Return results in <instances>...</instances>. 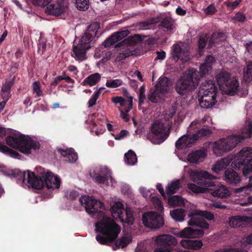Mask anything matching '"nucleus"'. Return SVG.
<instances>
[{
    "mask_svg": "<svg viewBox=\"0 0 252 252\" xmlns=\"http://www.w3.org/2000/svg\"><path fill=\"white\" fill-rule=\"evenodd\" d=\"M79 201L86 211L93 217L102 216V219L95 223V231L103 234L105 236L97 235L96 239L101 244H108L115 240L120 232V227L110 218L104 215L102 211L104 205L99 200L92 196L83 195Z\"/></svg>",
    "mask_w": 252,
    "mask_h": 252,
    "instance_id": "nucleus-1",
    "label": "nucleus"
},
{
    "mask_svg": "<svg viewBox=\"0 0 252 252\" xmlns=\"http://www.w3.org/2000/svg\"><path fill=\"white\" fill-rule=\"evenodd\" d=\"M38 177L29 170L23 173V183L29 188L39 189H42L45 184L48 189L54 190L59 189L61 185V179L57 175L51 172L45 171L44 168L40 167L37 168Z\"/></svg>",
    "mask_w": 252,
    "mask_h": 252,
    "instance_id": "nucleus-2",
    "label": "nucleus"
},
{
    "mask_svg": "<svg viewBox=\"0 0 252 252\" xmlns=\"http://www.w3.org/2000/svg\"><path fill=\"white\" fill-rule=\"evenodd\" d=\"M252 133V122L246 121L241 129V134L233 135L226 138L220 139L213 143V150L216 156H220L224 152L233 149L242 140L249 138Z\"/></svg>",
    "mask_w": 252,
    "mask_h": 252,
    "instance_id": "nucleus-3",
    "label": "nucleus"
},
{
    "mask_svg": "<svg viewBox=\"0 0 252 252\" xmlns=\"http://www.w3.org/2000/svg\"><path fill=\"white\" fill-rule=\"evenodd\" d=\"M189 176L191 180L198 185L205 187L213 186V188H208L207 192L214 196L220 198H225L230 194L228 188L220 183L213 186L211 181H207L206 179H212L214 176L206 171L190 170Z\"/></svg>",
    "mask_w": 252,
    "mask_h": 252,
    "instance_id": "nucleus-4",
    "label": "nucleus"
},
{
    "mask_svg": "<svg viewBox=\"0 0 252 252\" xmlns=\"http://www.w3.org/2000/svg\"><path fill=\"white\" fill-rule=\"evenodd\" d=\"M6 143L11 147L18 149L21 152L29 155L32 150L39 149L40 144L28 136L19 133L10 135L6 138Z\"/></svg>",
    "mask_w": 252,
    "mask_h": 252,
    "instance_id": "nucleus-5",
    "label": "nucleus"
},
{
    "mask_svg": "<svg viewBox=\"0 0 252 252\" xmlns=\"http://www.w3.org/2000/svg\"><path fill=\"white\" fill-rule=\"evenodd\" d=\"M199 81L200 77L197 71L194 68L189 69L177 81L175 90L180 95L186 94L196 89Z\"/></svg>",
    "mask_w": 252,
    "mask_h": 252,
    "instance_id": "nucleus-6",
    "label": "nucleus"
},
{
    "mask_svg": "<svg viewBox=\"0 0 252 252\" xmlns=\"http://www.w3.org/2000/svg\"><path fill=\"white\" fill-rule=\"evenodd\" d=\"M218 88L214 81L209 80L202 83L199 92V104L202 108H209L216 103Z\"/></svg>",
    "mask_w": 252,
    "mask_h": 252,
    "instance_id": "nucleus-7",
    "label": "nucleus"
},
{
    "mask_svg": "<svg viewBox=\"0 0 252 252\" xmlns=\"http://www.w3.org/2000/svg\"><path fill=\"white\" fill-rule=\"evenodd\" d=\"M99 28L98 23H94L89 27V30L94 32L93 34L86 33L79 41L77 45H74L73 48L72 56L76 60L82 61L86 59V51L91 47V42L93 36L96 34Z\"/></svg>",
    "mask_w": 252,
    "mask_h": 252,
    "instance_id": "nucleus-8",
    "label": "nucleus"
},
{
    "mask_svg": "<svg viewBox=\"0 0 252 252\" xmlns=\"http://www.w3.org/2000/svg\"><path fill=\"white\" fill-rule=\"evenodd\" d=\"M252 148L250 147L243 148L232 159L231 166L235 168H243L244 176H247L252 173Z\"/></svg>",
    "mask_w": 252,
    "mask_h": 252,
    "instance_id": "nucleus-9",
    "label": "nucleus"
},
{
    "mask_svg": "<svg viewBox=\"0 0 252 252\" xmlns=\"http://www.w3.org/2000/svg\"><path fill=\"white\" fill-rule=\"evenodd\" d=\"M219 87L225 94L233 95L238 91L239 83L235 78L230 76V74L225 71H220L216 76Z\"/></svg>",
    "mask_w": 252,
    "mask_h": 252,
    "instance_id": "nucleus-10",
    "label": "nucleus"
},
{
    "mask_svg": "<svg viewBox=\"0 0 252 252\" xmlns=\"http://www.w3.org/2000/svg\"><path fill=\"white\" fill-rule=\"evenodd\" d=\"M169 124H165L161 120L155 121L151 125V132L155 140L151 137V134L148 135V138L154 144H160L163 142L169 134Z\"/></svg>",
    "mask_w": 252,
    "mask_h": 252,
    "instance_id": "nucleus-11",
    "label": "nucleus"
},
{
    "mask_svg": "<svg viewBox=\"0 0 252 252\" xmlns=\"http://www.w3.org/2000/svg\"><path fill=\"white\" fill-rule=\"evenodd\" d=\"M189 217L190 218L188 222L189 225L196 226L205 229H207L209 225L204 219L209 220H212L214 219L213 213L200 210L192 211L189 214Z\"/></svg>",
    "mask_w": 252,
    "mask_h": 252,
    "instance_id": "nucleus-12",
    "label": "nucleus"
},
{
    "mask_svg": "<svg viewBox=\"0 0 252 252\" xmlns=\"http://www.w3.org/2000/svg\"><path fill=\"white\" fill-rule=\"evenodd\" d=\"M111 212L113 217L116 220L129 225L132 224L134 219L130 209L126 207L125 210L121 202H115L111 207Z\"/></svg>",
    "mask_w": 252,
    "mask_h": 252,
    "instance_id": "nucleus-13",
    "label": "nucleus"
},
{
    "mask_svg": "<svg viewBox=\"0 0 252 252\" xmlns=\"http://www.w3.org/2000/svg\"><path fill=\"white\" fill-rule=\"evenodd\" d=\"M190 47L188 44L179 42L172 46L171 55L173 59L187 62L190 59Z\"/></svg>",
    "mask_w": 252,
    "mask_h": 252,
    "instance_id": "nucleus-14",
    "label": "nucleus"
},
{
    "mask_svg": "<svg viewBox=\"0 0 252 252\" xmlns=\"http://www.w3.org/2000/svg\"><path fill=\"white\" fill-rule=\"evenodd\" d=\"M144 225L151 228H158L164 224L163 218L155 212H148L142 216Z\"/></svg>",
    "mask_w": 252,
    "mask_h": 252,
    "instance_id": "nucleus-15",
    "label": "nucleus"
},
{
    "mask_svg": "<svg viewBox=\"0 0 252 252\" xmlns=\"http://www.w3.org/2000/svg\"><path fill=\"white\" fill-rule=\"evenodd\" d=\"M110 174L111 172L107 167L101 166L96 167L91 173V176L96 183L106 185Z\"/></svg>",
    "mask_w": 252,
    "mask_h": 252,
    "instance_id": "nucleus-16",
    "label": "nucleus"
},
{
    "mask_svg": "<svg viewBox=\"0 0 252 252\" xmlns=\"http://www.w3.org/2000/svg\"><path fill=\"white\" fill-rule=\"evenodd\" d=\"M66 7L64 0H57L48 5L45 11L50 15L58 16L64 11Z\"/></svg>",
    "mask_w": 252,
    "mask_h": 252,
    "instance_id": "nucleus-17",
    "label": "nucleus"
},
{
    "mask_svg": "<svg viewBox=\"0 0 252 252\" xmlns=\"http://www.w3.org/2000/svg\"><path fill=\"white\" fill-rule=\"evenodd\" d=\"M229 224L231 227H246L252 225V217L245 216L231 217L229 220Z\"/></svg>",
    "mask_w": 252,
    "mask_h": 252,
    "instance_id": "nucleus-18",
    "label": "nucleus"
},
{
    "mask_svg": "<svg viewBox=\"0 0 252 252\" xmlns=\"http://www.w3.org/2000/svg\"><path fill=\"white\" fill-rule=\"evenodd\" d=\"M155 244L158 246L169 247L170 246H176L178 244L177 239L169 234H163L157 236L155 239Z\"/></svg>",
    "mask_w": 252,
    "mask_h": 252,
    "instance_id": "nucleus-19",
    "label": "nucleus"
},
{
    "mask_svg": "<svg viewBox=\"0 0 252 252\" xmlns=\"http://www.w3.org/2000/svg\"><path fill=\"white\" fill-rule=\"evenodd\" d=\"M207 152V150L204 148L192 151L188 155L187 160L190 163L198 164L205 159Z\"/></svg>",
    "mask_w": 252,
    "mask_h": 252,
    "instance_id": "nucleus-20",
    "label": "nucleus"
},
{
    "mask_svg": "<svg viewBox=\"0 0 252 252\" xmlns=\"http://www.w3.org/2000/svg\"><path fill=\"white\" fill-rule=\"evenodd\" d=\"M129 32L128 30L122 31L113 33L110 37L106 39L103 42V45L105 47H109L116 42L122 40L128 35Z\"/></svg>",
    "mask_w": 252,
    "mask_h": 252,
    "instance_id": "nucleus-21",
    "label": "nucleus"
},
{
    "mask_svg": "<svg viewBox=\"0 0 252 252\" xmlns=\"http://www.w3.org/2000/svg\"><path fill=\"white\" fill-rule=\"evenodd\" d=\"M193 135L185 134L180 137L176 142V147L179 150L190 147L195 142Z\"/></svg>",
    "mask_w": 252,
    "mask_h": 252,
    "instance_id": "nucleus-22",
    "label": "nucleus"
},
{
    "mask_svg": "<svg viewBox=\"0 0 252 252\" xmlns=\"http://www.w3.org/2000/svg\"><path fill=\"white\" fill-rule=\"evenodd\" d=\"M204 234L203 230L194 229L190 227H187L181 231L177 236L181 238H193L202 237Z\"/></svg>",
    "mask_w": 252,
    "mask_h": 252,
    "instance_id": "nucleus-23",
    "label": "nucleus"
},
{
    "mask_svg": "<svg viewBox=\"0 0 252 252\" xmlns=\"http://www.w3.org/2000/svg\"><path fill=\"white\" fill-rule=\"evenodd\" d=\"M225 38L226 36L223 33L219 32L213 33L208 42V48H212L213 46L221 45Z\"/></svg>",
    "mask_w": 252,
    "mask_h": 252,
    "instance_id": "nucleus-24",
    "label": "nucleus"
},
{
    "mask_svg": "<svg viewBox=\"0 0 252 252\" xmlns=\"http://www.w3.org/2000/svg\"><path fill=\"white\" fill-rule=\"evenodd\" d=\"M133 98L131 96L127 98V100L125 99L121 96H116L112 98V101L114 103H119L121 106L125 107V111L128 112L132 108Z\"/></svg>",
    "mask_w": 252,
    "mask_h": 252,
    "instance_id": "nucleus-25",
    "label": "nucleus"
},
{
    "mask_svg": "<svg viewBox=\"0 0 252 252\" xmlns=\"http://www.w3.org/2000/svg\"><path fill=\"white\" fill-rule=\"evenodd\" d=\"M225 181L231 184L237 185L241 181L239 174L232 169H227L225 171Z\"/></svg>",
    "mask_w": 252,
    "mask_h": 252,
    "instance_id": "nucleus-26",
    "label": "nucleus"
},
{
    "mask_svg": "<svg viewBox=\"0 0 252 252\" xmlns=\"http://www.w3.org/2000/svg\"><path fill=\"white\" fill-rule=\"evenodd\" d=\"M232 161L231 157H228L218 160L212 167V170L216 173H219L223 169L227 167L231 161Z\"/></svg>",
    "mask_w": 252,
    "mask_h": 252,
    "instance_id": "nucleus-27",
    "label": "nucleus"
},
{
    "mask_svg": "<svg viewBox=\"0 0 252 252\" xmlns=\"http://www.w3.org/2000/svg\"><path fill=\"white\" fill-rule=\"evenodd\" d=\"M180 245L185 249L197 250L202 247L203 244L200 240H182Z\"/></svg>",
    "mask_w": 252,
    "mask_h": 252,
    "instance_id": "nucleus-28",
    "label": "nucleus"
},
{
    "mask_svg": "<svg viewBox=\"0 0 252 252\" xmlns=\"http://www.w3.org/2000/svg\"><path fill=\"white\" fill-rule=\"evenodd\" d=\"M158 80V84L156 85V88H158V90L161 91V93L164 94L167 93L170 87L172 85L171 81L166 77H161Z\"/></svg>",
    "mask_w": 252,
    "mask_h": 252,
    "instance_id": "nucleus-29",
    "label": "nucleus"
},
{
    "mask_svg": "<svg viewBox=\"0 0 252 252\" xmlns=\"http://www.w3.org/2000/svg\"><path fill=\"white\" fill-rule=\"evenodd\" d=\"M58 152L65 158V160L70 162H74L78 159V156L72 148L63 150L59 149Z\"/></svg>",
    "mask_w": 252,
    "mask_h": 252,
    "instance_id": "nucleus-30",
    "label": "nucleus"
},
{
    "mask_svg": "<svg viewBox=\"0 0 252 252\" xmlns=\"http://www.w3.org/2000/svg\"><path fill=\"white\" fill-rule=\"evenodd\" d=\"M252 177L250 178V183L247 185L235 189L233 190V192L235 193L240 194L242 196L248 195L252 192Z\"/></svg>",
    "mask_w": 252,
    "mask_h": 252,
    "instance_id": "nucleus-31",
    "label": "nucleus"
},
{
    "mask_svg": "<svg viewBox=\"0 0 252 252\" xmlns=\"http://www.w3.org/2000/svg\"><path fill=\"white\" fill-rule=\"evenodd\" d=\"M168 205L172 207L176 206H181L185 205V200L178 195L170 196L168 199Z\"/></svg>",
    "mask_w": 252,
    "mask_h": 252,
    "instance_id": "nucleus-32",
    "label": "nucleus"
},
{
    "mask_svg": "<svg viewBox=\"0 0 252 252\" xmlns=\"http://www.w3.org/2000/svg\"><path fill=\"white\" fill-rule=\"evenodd\" d=\"M100 75L98 73H95L89 75L83 81L85 85H88L90 86H93L96 84L100 80Z\"/></svg>",
    "mask_w": 252,
    "mask_h": 252,
    "instance_id": "nucleus-33",
    "label": "nucleus"
},
{
    "mask_svg": "<svg viewBox=\"0 0 252 252\" xmlns=\"http://www.w3.org/2000/svg\"><path fill=\"white\" fill-rule=\"evenodd\" d=\"M170 215L176 221H182L186 216L185 211L183 209H177L170 211Z\"/></svg>",
    "mask_w": 252,
    "mask_h": 252,
    "instance_id": "nucleus-34",
    "label": "nucleus"
},
{
    "mask_svg": "<svg viewBox=\"0 0 252 252\" xmlns=\"http://www.w3.org/2000/svg\"><path fill=\"white\" fill-rule=\"evenodd\" d=\"M181 187L180 180H176L168 184L166 188V192L168 194H172L176 192Z\"/></svg>",
    "mask_w": 252,
    "mask_h": 252,
    "instance_id": "nucleus-35",
    "label": "nucleus"
},
{
    "mask_svg": "<svg viewBox=\"0 0 252 252\" xmlns=\"http://www.w3.org/2000/svg\"><path fill=\"white\" fill-rule=\"evenodd\" d=\"M125 162L128 165H133L137 162V157L132 150H129L125 154Z\"/></svg>",
    "mask_w": 252,
    "mask_h": 252,
    "instance_id": "nucleus-36",
    "label": "nucleus"
},
{
    "mask_svg": "<svg viewBox=\"0 0 252 252\" xmlns=\"http://www.w3.org/2000/svg\"><path fill=\"white\" fill-rule=\"evenodd\" d=\"M163 94L164 93H161V91L158 90V89L156 88L155 90L153 92H151L149 95V99L151 102L157 103L161 99Z\"/></svg>",
    "mask_w": 252,
    "mask_h": 252,
    "instance_id": "nucleus-37",
    "label": "nucleus"
},
{
    "mask_svg": "<svg viewBox=\"0 0 252 252\" xmlns=\"http://www.w3.org/2000/svg\"><path fill=\"white\" fill-rule=\"evenodd\" d=\"M131 240V237L130 235L125 234L116 242V246L118 248H123L129 244Z\"/></svg>",
    "mask_w": 252,
    "mask_h": 252,
    "instance_id": "nucleus-38",
    "label": "nucleus"
},
{
    "mask_svg": "<svg viewBox=\"0 0 252 252\" xmlns=\"http://www.w3.org/2000/svg\"><path fill=\"white\" fill-rule=\"evenodd\" d=\"M0 152L10 156L11 157L18 158L19 154L18 152L9 148L0 143Z\"/></svg>",
    "mask_w": 252,
    "mask_h": 252,
    "instance_id": "nucleus-39",
    "label": "nucleus"
},
{
    "mask_svg": "<svg viewBox=\"0 0 252 252\" xmlns=\"http://www.w3.org/2000/svg\"><path fill=\"white\" fill-rule=\"evenodd\" d=\"M211 133V130L208 128H202L200 130H198L196 133L192 135L194 138H195V141H196L199 138L206 136H209Z\"/></svg>",
    "mask_w": 252,
    "mask_h": 252,
    "instance_id": "nucleus-40",
    "label": "nucleus"
},
{
    "mask_svg": "<svg viewBox=\"0 0 252 252\" xmlns=\"http://www.w3.org/2000/svg\"><path fill=\"white\" fill-rule=\"evenodd\" d=\"M76 8L80 11H85L89 8V0H73Z\"/></svg>",
    "mask_w": 252,
    "mask_h": 252,
    "instance_id": "nucleus-41",
    "label": "nucleus"
},
{
    "mask_svg": "<svg viewBox=\"0 0 252 252\" xmlns=\"http://www.w3.org/2000/svg\"><path fill=\"white\" fill-rule=\"evenodd\" d=\"M244 78L248 81L252 80V62H249L246 67L244 69Z\"/></svg>",
    "mask_w": 252,
    "mask_h": 252,
    "instance_id": "nucleus-42",
    "label": "nucleus"
},
{
    "mask_svg": "<svg viewBox=\"0 0 252 252\" xmlns=\"http://www.w3.org/2000/svg\"><path fill=\"white\" fill-rule=\"evenodd\" d=\"M209 37L206 34L202 35L200 36L198 40V48L199 54L201 56L202 55V50L206 46L207 42H208Z\"/></svg>",
    "mask_w": 252,
    "mask_h": 252,
    "instance_id": "nucleus-43",
    "label": "nucleus"
},
{
    "mask_svg": "<svg viewBox=\"0 0 252 252\" xmlns=\"http://www.w3.org/2000/svg\"><path fill=\"white\" fill-rule=\"evenodd\" d=\"M188 188L194 193H203L207 192L208 188L200 187L193 183L188 185Z\"/></svg>",
    "mask_w": 252,
    "mask_h": 252,
    "instance_id": "nucleus-44",
    "label": "nucleus"
},
{
    "mask_svg": "<svg viewBox=\"0 0 252 252\" xmlns=\"http://www.w3.org/2000/svg\"><path fill=\"white\" fill-rule=\"evenodd\" d=\"M199 122V126L211 127L213 125L211 117L207 115H205Z\"/></svg>",
    "mask_w": 252,
    "mask_h": 252,
    "instance_id": "nucleus-45",
    "label": "nucleus"
},
{
    "mask_svg": "<svg viewBox=\"0 0 252 252\" xmlns=\"http://www.w3.org/2000/svg\"><path fill=\"white\" fill-rule=\"evenodd\" d=\"M122 84L123 81L122 80L116 79L114 80L107 81L105 85L108 88H115L121 86Z\"/></svg>",
    "mask_w": 252,
    "mask_h": 252,
    "instance_id": "nucleus-46",
    "label": "nucleus"
},
{
    "mask_svg": "<svg viewBox=\"0 0 252 252\" xmlns=\"http://www.w3.org/2000/svg\"><path fill=\"white\" fill-rule=\"evenodd\" d=\"M33 93L36 94L35 97L42 95L40 84L38 81H35L32 84Z\"/></svg>",
    "mask_w": 252,
    "mask_h": 252,
    "instance_id": "nucleus-47",
    "label": "nucleus"
},
{
    "mask_svg": "<svg viewBox=\"0 0 252 252\" xmlns=\"http://www.w3.org/2000/svg\"><path fill=\"white\" fill-rule=\"evenodd\" d=\"M199 120H195L193 121L189 126L188 128V132L187 134L191 135V134L193 133L194 131H195L197 128H198L199 125Z\"/></svg>",
    "mask_w": 252,
    "mask_h": 252,
    "instance_id": "nucleus-48",
    "label": "nucleus"
},
{
    "mask_svg": "<svg viewBox=\"0 0 252 252\" xmlns=\"http://www.w3.org/2000/svg\"><path fill=\"white\" fill-rule=\"evenodd\" d=\"M199 120H195L193 121L189 126L188 128V132L187 134L191 135V134L193 133L194 131H195L197 128H198L199 125Z\"/></svg>",
    "mask_w": 252,
    "mask_h": 252,
    "instance_id": "nucleus-49",
    "label": "nucleus"
},
{
    "mask_svg": "<svg viewBox=\"0 0 252 252\" xmlns=\"http://www.w3.org/2000/svg\"><path fill=\"white\" fill-rule=\"evenodd\" d=\"M151 201L155 207L158 210L161 211L163 209V206L160 200L156 196L151 197Z\"/></svg>",
    "mask_w": 252,
    "mask_h": 252,
    "instance_id": "nucleus-50",
    "label": "nucleus"
},
{
    "mask_svg": "<svg viewBox=\"0 0 252 252\" xmlns=\"http://www.w3.org/2000/svg\"><path fill=\"white\" fill-rule=\"evenodd\" d=\"M99 96H98V92H94L90 99L88 101V107L90 108L93 106H94L96 104V102Z\"/></svg>",
    "mask_w": 252,
    "mask_h": 252,
    "instance_id": "nucleus-51",
    "label": "nucleus"
},
{
    "mask_svg": "<svg viewBox=\"0 0 252 252\" xmlns=\"http://www.w3.org/2000/svg\"><path fill=\"white\" fill-rule=\"evenodd\" d=\"M246 19L245 15L242 12H237L233 17L234 22H244Z\"/></svg>",
    "mask_w": 252,
    "mask_h": 252,
    "instance_id": "nucleus-52",
    "label": "nucleus"
},
{
    "mask_svg": "<svg viewBox=\"0 0 252 252\" xmlns=\"http://www.w3.org/2000/svg\"><path fill=\"white\" fill-rule=\"evenodd\" d=\"M212 69L210 65H207L205 63H203L200 66L199 72L201 75H204L208 73Z\"/></svg>",
    "mask_w": 252,
    "mask_h": 252,
    "instance_id": "nucleus-53",
    "label": "nucleus"
},
{
    "mask_svg": "<svg viewBox=\"0 0 252 252\" xmlns=\"http://www.w3.org/2000/svg\"><path fill=\"white\" fill-rule=\"evenodd\" d=\"M158 22V18H152V19L148 20L147 21H145V22L141 23L140 27L142 28L143 29H146L147 28V27L148 25L154 24Z\"/></svg>",
    "mask_w": 252,
    "mask_h": 252,
    "instance_id": "nucleus-54",
    "label": "nucleus"
},
{
    "mask_svg": "<svg viewBox=\"0 0 252 252\" xmlns=\"http://www.w3.org/2000/svg\"><path fill=\"white\" fill-rule=\"evenodd\" d=\"M145 89L144 86H141L139 89V105L142 104L145 98Z\"/></svg>",
    "mask_w": 252,
    "mask_h": 252,
    "instance_id": "nucleus-55",
    "label": "nucleus"
},
{
    "mask_svg": "<svg viewBox=\"0 0 252 252\" xmlns=\"http://www.w3.org/2000/svg\"><path fill=\"white\" fill-rule=\"evenodd\" d=\"M66 197L70 200H74L78 196V194L76 191L70 190L67 191L65 194Z\"/></svg>",
    "mask_w": 252,
    "mask_h": 252,
    "instance_id": "nucleus-56",
    "label": "nucleus"
},
{
    "mask_svg": "<svg viewBox=\"0 0 252 252\" xmlns=\"http://www.w3.org/2000/svg\"><path fill=\"white\" fill-rule=\"evenodd\" d=\"M216 11L217 9L214 4H211L204 9V12L207 15L213 14Z\"/></svg>",
    "mask_w": 252,
    "mask_h": 252,
    "instance_id": "nucleus-57",
    "label": "nucleus"
},
{
    "mask_svg": "<svg viewBox=\"0 0 252 252\" xmlns=\"http://www.w3.org/2000/svg\"><path fill=\"white\" fill-rule=\"evenodd\" d=\"M214 252H247L246 250H240L238 249H223L216 251Z\"/></svg>",
    "mask_w": 252,
    "mask_h": 252,
    "instance_id": "nucleus-58",
    "label": "nucleus"
},
{
    "mask_svg": "<svg viewBox=\"0 0 252 252\" xmlns=\"http://www.w3.org/2000/svg\"><path fill=\"white\" fill-rule=\"evenodd\" d=\"M172 251L171 248L163 246L156 248L154 250V252H172Z\"/></svg>",
    "mask_w": 252,
    "mask_h": 252,
    "instance_id": "nucleus-59",
    "label": "nucleus"
},
{
    "mask_svg": "<svg viewBox=\"0 0 252 252\" xmlns=\"http://www.w3.org/2000/svg\"><path fill=\"white\" fill-rule=\"evenodd\" d=\"M161 24L163 27L167 29H171L173 27L172 24L171 22V21L167 19H164L162 21Z\"/></svg>",
    "mask_w": 252,
    "mask_h": 252,
    "instance_id": "nucleus-60",
    "label": "nucleus"
},
{
    "mask_svg": "<svg viewBox=\"0 0 252 252\" xmlns=\"http://www.w3.org/2000/svg\"><path fill=\"white\" fill-rule=\"evenodd\" d=\"M241 242L243 245L245 244H252V233L247 237H243Z\"/></svg>",
    "mask_w": 252,
    "mask_h": 252,
    "instance_id": "nucleus-61",
    "label": "nucleus"
},
{
    "mask_svg": "<svg viewBox=\"0 0 252 252\" xmlns=\"http://www.w3.org/2000/svg\"><path fill=\"white\" fill-rule=\"evenodd\" d=\"M241 0H236L233 2L227 3V6L231 10L235 9L241 2Z\"/></svg>",
    "mask_w": 252,
    "mask_h": 252,
    "instance_id": "nucleus-62",
    "label": "nucleus"
},
{
    "mask_svg": "<svg viewBox=\"0 0 252 252\" xmlns=\"http://www.w3.org/2000/svg\"><path fill=\"white\" fill-rule=\"evenodd\" d=\"M215 59L213 56L208 55L206 57L204 63L207 65H210L212 67V65L215 62Z\"/></svg>",
    "mask_w": 252,
    "mask_h": 252,
    "instance_id": "nucleus-63",
    "label": "nucleus"
},
{
    "mask_svg": "<svg viewBox=\"0 0 252 252\" xmlns=\"http://www.w3.org/2000/svg\"><path fill=\"white\" fill-rule=\"evenodd\" d=\"M176 113L175 109L172 108L169 114L166 113L164 115L165 119L168 121L169 119L171 118Z\"/></svg>",
    "mask_w": 252,
    "mask_h": 252,
    "instance_id": "nucleus-64",
    "label": "nucleus"
}]
</instances>
